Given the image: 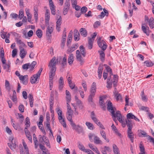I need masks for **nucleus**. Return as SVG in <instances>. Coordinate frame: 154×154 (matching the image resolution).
<instances>
[{
    "instance_id": "f704fd0d",
    "label": "nucleus",
    "mask_w": 154,
    "mask_h": 154,
    "mask_svg": "<svg viewBox=\"0 0 154 154\" xmlns=\"http://www.w3.org/2000/svg\"><path fill=\"white\" fill-rule=\"evenodd\" d=\"M57 112L58 114V116L59 120H60L63 119L62 116V111L59 108H57Z\"/></svg>"
},
{
    "instance_id": "4d7b16f0",
    "label": "nucleus",
    "mask_w": 154,
    "mask_h": 154,
    "mask_svg": "<svg viewBox=\"0 0 154 154\" xmlns=\"http://www.w3.org/2000/svg\"><path fill=\"white\" fill-rule=\"evenodd\" d=\"M24 106L23 104L20 105L19 106V109L20 111L21 112H24Z\"/></svg>"
},
{
    "instance_id": "0e129e2a",
    "label": "nucleus",
    "mask_w": 154,
    "mask_h": 154,
    "mask_svg": "<svg viewBox=\"0 0 154 154\" xmlns=\"http://www.w3.org/2000/svg\"><path fill=\"white\" fill-rule=\"evenodd\" d=\"M97 35V34L96 32H94L93 35H92V37L91 38H89L88 37L89 39L91 40L92 41H94V38Z\"/></svg>"
},
{
    "instance_id": "39448f33",
    "label": "nucleus",
    "mask_w": 154,
    "mask_h": 154,
    "mask_svg": "<svg viewBox=\"0 0 154 154\" xmlns=\"http://www.w3.org/2000/svg\"><path fill=\"white\" fill-rule=\"evenodd\" d=\"M47 26H48L46 30V35L50 38L51 37V34L53 32L54 28L53 26H51L49 24Z\"/></svg>"
},
{
    "instance_id": "6e6552de",
    "label": "nucleus",
    "mask_w": 154,
    "mask_h": 154,
    "mask_svg": "<svg viewBox=\"0 0 154 154\" xmlns=\"http://www.w3.org/2000/svg\"><path fill=\"white\" fill-rule=\"evenodd\" d=\"M19 79L22 81L23 84L25 85H26L28 83V77L27 75H25L24 76L21 75L19 77Z\"/></svg>"
},
{
    "instance_id": "9d476101",
    "label": "nucleus",
    "mask_w": 154,
    "mask_h": 154,
    "mask_svg": "<svg viewBox=\"0 0 154 154\" xmlns=\"http://www.w3.org/2000/svg\"><path fill=\"white\" fill-rule=\"evenodd\" d=\"M20 52V55L22 59L27 54V51L23 48L19 47Z\"/></svg>"
},
{
    "instance_id": "20e7f679",
    "label": "nucleus",
    "mask_w": 154,
    "mask_h": 154,
    "mask_svg": "<svg viewBox=\"0 0 154 154\" xmlns=\"http://www.w3.org/2000/svg\"><path fill=\"white\" fill-rule=\"evenodd\" d=\"M107 109L110 112L112 115L114 116L115 111L114 109H115V108H114L112 106V103L109 100H107Z\"/></svg>"
},
{
    "instance_id": "ddd939ff",
    "label": "nucleus",
    "mask_w": 154,
    "mask_h": 154,
    "mask_svg": "<svg viewBox=\"0 0 154 154\" xmlns=\"http://www.w3.org/2000/svg\"><path fill=\"white\" fill-rule=\"evenodd\" d=\"M61 16H60L56 22V28L58 32H59L60 31V26L61 24Z\"/></svg>"
},
{
    "instance_id": "6ab92c4d",
    "label": "nucleus",
    "mask_w": 154,
    "mask_h": 154,
    "mask_svg": "<svg viewBox=\"0 0 154 154\" xmlns=\"http://www.w3.org/2000/svg\"><path fill=\"white\" fill-rule=\"evenodd\" d=\"M91 118L95 123H96L99 121L96 118V116L93 111L91 112Z\"/></svg>"
},
{
    "instance_id": "774afa93",
    "label": "nucleus",
    "mask_w": 154,
    "mask_h": 154,
    "mask_svg": "<svg viewBox=\"0 0 154 154\" xmlns=\"http://www.w3.org/2000/svg\"><path fill=\"white\" fill-rule=\"evenodd\" d=\"M23 10H21L19 11V16L20 17V19H21L23 17Z\"/></svg>"
},
{
    "instance_id": "e433bc0d",
    "label": "nucleus",
    "mask_w": 154,
    "mask_h": 154,
    "mask_svg": "<svg viewBox=\"0 0 154 154\" xmlns=\"http://www.w3.org/2000/svg\"><path fill=\"white\" fill-rule=\"evenodd\" d=\"M36 64V62L35 61H33L31 64H30L29 63V70L30 71H32L33 69Z\"/></svg>"
},
{
    "instance_id": "bf43d9fd",
    "label": "nucleus",
    "mask_w": 154,
    "mask_h": 154,
    "mask_svg": "<svg viewBox=\"0 0 154 154\" xmlns=\"http://www.w3.org/2000/svg\"><path fill=\"white\" fill-rule=\"evenodd\" d=\"M98 126L100 128H101L102 129H105V128L103 125L101 124V123L99 121L98 122H97L96 123Z\"/></svg>"
},
{
    "instance_id": "cd10ccee",
    "label": "nucleus",
    "mask_w": 154,
    "mask_h": 154,
    "mask_svg": "<svg viewBox=\"0 0 154 154\" xmlns=\"http://www.w3.org/2000/svg\"><path fill=\"white\" fill-rule=\"evenodd\" d=\"M94 142L95 143L97 144H102V141L100 140L99 138L97 136H94Z\"/></svg>"
},
{
    "instance_id": "7ed1b4c3",
    "label": "nucleus",
    "mask_w": 154,
    "mask_h": 154,
    "mask_svg": "<svg viewBox=\"0 0 154 154\" xmlns=\"http://www.w3.org/2000/svg\"><path fill=\"white\" fill-rule=\"evenodd\" d=\"M71 126L72 127V129L75 130L79 134L82 133L83 131L82 127L79 125H76L74 123L71 125Z\"/></svg>"
},
{
    "instance_id": "5fc2aeb1",
    "label": "nucleus",
    "mask_w": 154,
    "mask_h": 154,
    "mask_svg": "<svg viewBox=\"0 0 154 154\" xmlns=\"http://www.w3.org/2000/svg\"><path fill=\"white\" fill-rule=\"evenodd\" d=\"M100 133L102 137L105 140H106V137L105 132L103 130H102L100 131Z\"/></svg>"
},
{
    "instance_id": "f8f14e48",
    "label": "nucleus",
    "mask_w": 154,
    "mask_h": 154,
    "mask_svg": "<svg viewBox=\"0 0 154 154\" xmlns=\"http://www.w3.org/2000/svg\"><path fill=\"white\" fill-rule=\"evenodd\" d=\"M62 77H60L59 80V89L60 91H61L63 87L64 81Z\"/></svg>"
},
{
    "instance_id": "c9c22d12",
    "label": "nucleus",
    "mask_w": 154,
    "mask_h": 154,
    "mask_svg": "<svg viewBox=\"0 0 154 154\" xmlns=\"http://www.w3.org/2000/svg\"><path fill=\"white\" fill-rule=\"evenodd\" d=\"M80 50L81 52L82 55L84 57L85 56L86 52L85 48L82 45H81L79 47Z\"/></svg>"
},
{
    "instance_id": "a211bd4d",
    "label": "nucleus",
    "mask_w": 154,
    "mask_h": 154,
    "mask_svg": "<svg viewBox=\"0 0 154 154\" xmlns=\"http://www.w3.org/2000/svg\"><path fill=\"white\" fill-rule=\"evenodd\" d=\"M103 70V66H101L100 65L98 67L97 71L98 77L99 79H100L101 78Z\"/></svg>"
},
{
    "instance_id": "de8ad7c7",
    "label": "nucleus",
    "mask_w": 154,
    "mask_h": 154,
    "mask_svg": "<svg viewBox=\"0 0 154 154\" xmlns=\"http://www.w3.org/2000/svg\"><path fill=\"white\" fill-rule=\"evenodd\" d=\"M140 109L142 110L145 111L147 112L149 111V107L144 106H141L140 108Z\"/></svg>"
},
{
    "instance_id": "b1692460",
    "label": "nucleus",
    "mask_w": 154,
    "mask_h": 154,
    "mask_svg": "<svg viewBox=\"0 0 154 154\" xmlns=\"http://www.w3.org/2000/svg\"><path fill=\"white\" fill-rule=\"evenodd\" d=\"M113 150L115 154H120L119 148L115 144L113 145Z\"/></svg>"
},
{
    "instance_id": "aec40b11",
    "label": "nucleus",
    "mask_w": 154,
    "mask_h": 154,
    "mask_svg": "<svg viewBox=\"0 0 154 154\" xmlns=\"http://www.w3.org/2000/svg\"><path fill=\"white\" fill-rule=\"evenodd\" d=\"M99 103L100 105L102 106V108L103 110H105L106 108V106H105V103H104L103 101V98L102 97H100Z\"/></svg>"
},
{
    "instance_id": "37998d69",
    "label": "nucleus",
    "mask_w": 154,
    "mask_h": 154,
    "mask_svg": "<svg viewBox=\"0 0 154 154\" xmlns=\"http://www.w3.org/2000/svg\"><path fill=\"white\" fill-rule=\"evenodd\" d=\"M67 58L66 56V54L64 55V56L62 62V66H64L66 65V64Z\"/></svg>"
},
{
    "instance_id": "09e8293b",
    "label": "nucleus",
    "mask_w": 154,
    "mask_h": 154,
    "mask_svg": "<svg viewBox=\"0 0 154 154\" xmlns=\"http://www.w3.org/2000/svg\"><path fill=\"white\" fill-rule=\"evenodd\" d=\"M128 136L129 138L130 139V140L131 141V142H134V137L133 136V133H129V134H128Z\"/></svg>"
},
{
    "instance_id": "72a5a7b5",
    "label": "nucleus",
    "mask_w": 154,
    "mask_h": 154,
    "mask_svg": "<svg viewBox=\"0 0 154 154\" xmlns=\"http://www.w3.org/2000/svg\"><path fill=\"white\" fill-rule=\"evenodd\" d=\"M66 98L67 102H69L71 100V95L69 91L68 90H66Z\"/></svg>"
},
{
    "instance_id": "79ce46f5",
    "label": "nucleus",
    "mask_w": 154,
    "mask_h": 154,
    "mask_svg": "<svg viewBox=\"0 0 154 154\" xmlns=\"http://www.w3.org/2000/svg\"><path fill=\"white\" fill-rule=\"evenodd\" d=\"M25 125L26 126L25 128H28L30 126L29 119L28 117H27L25 119Z\"/></svg>"
},
{
    "instance_id": "c756f323",
    "label": "nucleus",
    "mask_w": 154,
    "mask_h": 154,
    "mask_svg": "<svg viewBox=\"0 0 154 154\" xmlns=\"http://www.w3.org/2000/svg\"><path fill=\"white\" fill-rule=\"evenodd\" d=\"M33 137L35 145V148H37L38 146V142L37 138L35 134H33Z\"/></svg>"
},
{
    "instance_id": "0eeeda50",
    "label": "nucleus",
    "mask_w": 154,
    "mask_h": 154,
    "mask_svg": "<svg viewBox=\"0 0 154 154\" xmlns=\"http://www.w3.org/2000/svg\"><path fill=\"white\" fill-rule=\"evenodd\" d=\"M96 84L95 82H93L91 88L90 94V95L92 96L93 97H94L96 92Z\"/></svg>"
},
{
    "instance_id": "393cba45",
    "label": "nucleus",
    "mask_w": 154,
    "mask_h": 154,
    "mask_svg": "<svg viewBox=\"0 0 154 154\" xmlns=\"http://www.w3.org/2000/svg\"><path fill=\"white\" fill-rule=\"evenodd\" d=\"M78 146L79 148L83 152H85L87 151V149H85L84 146L80 142H79L78 143Z\"/></svg>"
},
{
    "instance_id": "8fccbe9b",
    "label": "nucleus",
    "mask_w": 154,
    "mask_h": 154,
    "mask_svg": "<svg viewBox=\"0 0 154 154\" xmlns=\"http://www.w3.org/2000/svg\"><path fill=\"white\" fill-rule=\"evenodd\" d=\"M126 123L128 127L132 126L131 121L129 119H127L126 120Z\"/></svg>"
},
{
    "instance_id": "473e14b6",
    "label": "nucleus",
    "mask_w": 154,
    "mask_h": 154,
    "mask_svg": "<svg viewBox=\"0 0 154 154\" xmlns=\"http://www.w3.org/2000/svg\"><path fill=\"white\" fill-rule=\"evenodd\" d=\"M139 147L140 152L139 154H145V148L143 145L141 143H140L139 145Z\"/></svg>"
},
{
    "instance_id": "412c9836",
    "label": "nucleus",
    "mask_w": 154,
    "mask_h": 154,
    "mask_svg": "<svg viewBox=\"0 0 154 154\" xmlns=\"http://www.w3.org/2000/svg\"><path fill=\"white\" fill-rule=\"evenodd\" d=\"M116 117H117L118 120L121 123L123 122V120H122L121 115L120 111H118L116 112Z\"/></svg>"
},
{
    "instance_id": "c03bdc74",
    "label": "nucleus",
    "mask_w": 154,
    "mask_h": 154,
    "mask_svg": "<svg viewBox=\"0 0 154 154\" xmlns=\"http://www.w3.org/2000/svg\"><path fill=\"white\" fill-rule=\"evenodd\" d=\"M93 41L88 39V48L89 49H91L92 48L93 44Z\"/></svg>"
},
{
    "instance_id": "4be33fe9",
    "label": "nucleus",
    "mask_w": 154,
    "mask_h": 154,
    "mask_svg": "<svg viewBox=\"0 0 154 154\" xmlns=\"http://www.w3.org/2000/svg\"><path fill=\"white\" fill-rule=\"evenodd\" d=\"M73 61V55L72 54H69L68 59V63L70 65L72 63Z\"/></svg>"
},
{
    "instance_id": "a19ab883",
    "label": "nucleus",
    "mask_w": 154,
    "mask_h": 154,
    "mask_svg": "<svg viewBox=\"0 0 154 154\" xmlns=\"http://www.w3.org/2000/svg\"><path fill=\"white\" fill-rule=\"evenodd\" d=\"M36 34L38 38H41L42 35V31L40 29H38L36 32Z\"/></svg>"
},
{
    "instance_id": "052dcab7",
    "label": "nucleus",
    "mask_w": 154,
    "mask_h": 154,
    "mask_svg": "<svg viewBox=\"0 0 154 154\" xmlns=\"http://www.w3.org/2000/svg\"><path fill=\"white\" fill-rule=\"evenodd\" d=\"M98 126L100 128H101L102 129H105V128L103 125L101 124V123L99 121L98 122H97L96 123Z\"/></svg>"
},
{
    "instance_id": "f3484780",
    "label": "nucleus",
    "mask_w": 154,
    "mask_h": 154,
    "mask_svg": "<svg viewBox=\"0 0 154 154\" xmlns=\"http://www.w3.org/2000/svg\"><path fill=\"white\" fill-rule=\"evenodd\" d=\"M79 32L82 36L84 37L87 36V32L85 28H81L79 30Z\"/></svg>"
},
{
    "instance_id": "69168bd1",
    "label": "nucleus",
    "mask_w": 154,
    "mask_h": 154,
    "mask_svg": "<svg viewBox=\"0 0 154 154\" xmlns=\"http://www.w3.org/2000/svg\"><path fill=\"white\" fill-rule=\"evenodd\" d=\"M140 133L141 135L143 136V137H148V135H147L146 133L143 131L140 130Z\"/></svg>"
},
{
    "instance_id": "2f4dec72",
    "label": "nucleus",
    "mask_w": 154,
    "mask_h": 154,
    "mask_svg": "<svg viewBox=\"0 0 154 154\" xmlns=\"http://www.w3.org/2000/svg\"><path fill=\"white\" fill-rule=\"evenodd\" d=\"M66 117L67 120L70 122V124L71 125L74 123L72 119V114H66Z\"/></svg>"
},
{
    "instance_id": "680f3d73",
    "label": "nucleus",
    "mask_w": 154,
    "mask_h": 154,
    "mask_svg": "<svg viewBox=\"0 0 154 154\" xmlns=\"http://www.w3.org/2000/svg\"><path fill=\"white\" fill-rule=\"evenodd\" d=\"M5 86L7 89L9 90L10 89L9 82L7 80H6L5 81Z\"/></svg>"
},
{
    "instance_id": "dca6fc26",
    "label": "nucleus",
    "mask_w": 154,
    "mask_h": 154,
    "mask_svg": "<svg viewBox=\"0 0 154 154\" xmlns=\"http://www.w3.org/2000/svg\"><path fill=\"white\" fill-rule=\"evenodd\" d=\"M72 37V31H71L69 34L67 38V45L69 46L71 44V40Z\"/></svg>"
},
{
    "instance_id": "2eb2a0df",
    "label": "nucleus",
    "mask_w": 154,
    "mask_h": 154,
    "mask_svg": "<svg viewBox=\"0 0 154 154\" xmlns=\"http://www.w3.org/2000/svg\"><path fill=\"white\" fill-rule=\"evenodd\" d=\"M126 117L127 119H134L136 121H137L138 122L140 121V120L134 115L132 113H128Z\"/></svg>"
},
{
    "instance_id": "4468645a",
    "label": "nucleus",
    "mask_w": 154,
    "mask_h": 154,
    "mask_svg": "<svg viewBox=\"0 0 154 154\" xmlns=\"http://www.w3.org/2000/svg\"><path fill=\"white\" fill-rule=\"evenodd\" d=\"M74 37L75 41H78L80 39V34L78 31L75 29L74 31Z\"/></svg>"
},
{
    "instance_id": "7c9ffc66",
    "label": "nucleus",
    "mask_w": 154,
    "mask_h": 154,
    "mask_svg": "<svg viewBox=\"0 0 154 154\" xmlns=\"http://www.w3.org/2000/svg\"><path fill=\"white\" fill-rule=\"evenodd\" d=\"M98 52L100 53V59L103 62L104 60L105 55L104 52L102 51H98Z\"/></svg>"
},
{
    "instance_id": "9b49d317",
    "label": "nucleus",
    "mask_w": 154,
    "mask_h": 154,
    "mask_svg": "<svg viewBox=\"0 0 154 154\" xmlns=\"http://www.w3.org/2000/svg\"><path fill=\"white\" fill-rule=\"evenodd\" d=\"M39 77L35 75V74L33 75L30 79V82L32 84H33L38 83L37 82L38 81Z\"/></svg>"
},
{
    "instance_id": "f257e3e1",
    "label": "nucleus",
    "mask_w": 154,
    "mask_h": 154,
    "mask_svg": "<svg viewBox=\"0 0 154 154\" xmlns=\"http://www.w3.org/2000/svg\"><path fill=\"white\" fill-rule=\"evenodd\" d=\"M55 57H53L51 60L48 65L50 72L49 74V85L51 88L52 87L53 83V78L55 75V72L56 70V62L55 61Z\"/></svg>"
},
{
    "instance_id": "338daca9",
    "label": "nucleus",
    "mask_w": 154,
    "mask_h": 154,
    "mask_svg": "<svg viewBox=\"0 0 154 154\" xmlns=\"http://www.w3.org/2000/svg\"><path fill=\"white\" fill-rule=\"evenodd\" d=\"M17 50L16 49H14L12 51V56L13 57H14L17 55Z\"/></svg>"
},
{
    "instance_id": "4c0bfd02",
    "label": "nucleus",
    "mask_w": 154,
    "mask_h": 154,
    "mask_svg": "<svg viewBox=\"0 0 154 154\" xmlns=\"http://www.w3.org/2000/svg\"><path fill=\"white\" fill-rule=\"evenodd\" d=\"M144 24L142 23V29L143 32L145 33L147 35L149 36V32L147 31L146 28L144 26Z\"/></svg>"
},
{
    "instance_id": "6e6d98bb",
    "label": "nucleus",
    "mask_w": 154,
    "mask_h": 154,
    "mask_svg": "<svg viewBox=\"0 0 154 154\" xmlns=\"http://www.w3.org/2000/svg\"><path fill=\"white\" fill-rule=\"evenodd\" d=\"M87 11V8L86 7H83L81 9V12L82 14L85 13Z\"/></svg>"
},
{
    "instance_id": "49530a36",
    "label": "nucleus",
    "mask_w": 154,
    "mask_h": 154,
    "mask_svg": "<svg viewBox=\"0 0 154 154\" xmlns=\"http://www.w3.org/2000/svg\"><path fill=\"white\" fill-rule=\"evenodd\" d=\"M60 122L61 125L63 126L64 128H66V124L64 119L63 118L60 120H59Z\"/></svg>"
},
{
    "instance_id": "5701e85b",
    "label": "nucleus",
    "mask_w": 154,
    "mask_h": 154,
    "mask_svg": "<svg viewBox=\"0 0 154 154\" xmlns=\"http://www.w3.org/2000/svg\"><path fill=\"white\" fill-rule=\"evenodd\" d=\"M77 45H72L71 47L69 48L67 51V53L69 54L74 51L76 48L75 46H77Z\"/></svg>"
},
{
    "instance_id": "a878e982",
    "label": "nucleus",
    "mask_w": 154,
    "mask_h": 154,
    "mask_svg": "<svg viewBox=\"0 0 154 154\" xmlns=\"http://www.w3.org/2000/svg\"><path fill=\"white\" fill-rule=\"evenodd\" d=\"M149 23V26L151 29L154 28V19L153 17L150 18V21L148 22Z\"/></svg>"
},
{
    "instance_id": "c85d7f7f",
    "label": "nucleus",
    "mask_w": 154,
    "mask_h": 154,
    "mask_svg": "<svg viewBox=\"0 0 154 154\" xmlns=\"http://www.w3.org/2000/svg\"><path fill=\"white\" fill-rule=\"evenodd\" d=\"M34 16L35 21L37 22L38 20V10L37 8H34Z\"/></svg>"
},
{
    "instance_id": "bb28decb",
    "label": "nucleus",
    "mask_w": 154,
    "mask_h": 154,
    "mask_svg": "<svg viewBox=\"0 0 154 154\" xmlns=\"http://www.w3.org/2000/svg\"><path fill=\"white\" fill-rule=\"evenodd\" d=\"M85 124L87 126L88 128L91 130H93L94 128V126L91 123L86 122L85 123Z\"/></svg>"
},
{
    "instance_id": "13d9d810",
    "label": "nucleus",
    "mask_w": 154,
    "mask_h": 154,
    "mask_svg": "<svg viewBox=\"0 0 154 154\" xmlns=\"http://www.w3.org/2000/svg\"><path fill=\"white\" fill-rule=\"evenodd\" d=\"M29 63L24 64L22 65V68L23 69L27 70L29 69Z\"/></svg>"
},
{
    "instance_id": "a18cd8bd",
    "label": "nucleus",
    "mask_w": 154,
    "mask_h": 154,
    "mask_svg": "<svg viewBox=\"0 0 154 154\" xmlns=\"http://www.w3.org/2000/svg\"><path fill=\"white\" fill-rule=\"evenodd\" d=\"M104 66H106V69L107 72H109L111 75H112V69H111L110 67L107 65L104 64Z\"/></svg>"
},
{
    "instance_id": "1a4fd4ad",
    "label": "nucleus",
    "mask_w": 154,
    "mask_h": 154,
    "mask_svg": "<svg viewBox=\"0 0 154 154\" xmlns=\"http://www.w3.org/2000/svg\"><path fill=\"white\" fill-rule=\"evenodd\" d=\"M76 56L77 60L82 64L83 62V59L81 56L80 51L77 50L76 51Z\"/></svg>"
},
{
    "instance_id": "ea45409f",
    "label": "nucleus",
    "mask_w": 154,
    "mask_h": 154,
    "mask_svg": "<svg viewBox=\"0 0 154 154\" xmlns=\"http://www.w3.org/2000/svg\"><path fill=\"white\" fill-rule=\"evenodd\" d=\"M111 127L112 130L115 131V133L119 136H120L121 135V134L118 132V129L116 128V127L113 124L111 126Z\"/></svg>"
},
{
    "instance_id": "3c124183",
    "label": "nucleus",
    "mask_w": 154,
    "mask_h": 154,
    "mask_svg": "<svg viewBox=\"0 0 154 154\" xmlns=\"http://www.w3.org/2000/svg\"><path fill=\"white\" fill-rule=\"evenodd\" d=\"M51 10V14L54 15H55L56 14V10L55 6L50 7Z\"/></svg>"
},
{
    "instance_id": "f03ea898",
    "label": "nucleus",
    "mask_w": 154,
    "mask_h": 154,
    "mask_svg": "<svg viewBox=\"0 0 154 154\" xmlns=\"http://www.w3.org/2000/svg\"><path fill=\"white\" fill-rule=\"evenodd\" d=\"M70 6V0H66L64 5L63 13L64 15H66L69 8Z\"/></svg>"
},
{
    "instance_id": "58836bf2",
    "label": "nucleus",
    "mask_w": 154,
    "mask_h": 154,
    "mask_svg": "<svg viewBox=\"0 0 154 154\" xmlns=\"http://www.w3.org/2000/svg\"><path fill=\"white\" fill-rule=\"evenodd\" d=\"M144 66H146L147 67L152 66L153 65V63L152 62L148 60L145 61L144 63Z\"/></svg>"
},
{
    "instance_id": "423d86ee",
    "label": "nucleus",
    "mask_w": 154,
    "mask_h": 154,
    "mask_svg": "<svg viewBox=\"0 0 154 154\" xmlns=\"http://www.w3.org/2000/svg\"><path fill=\"white\" fill-rule=\"evenodd\" d=\"M50 13L49 10L47 9L45 13V24L46 25L49 24V20L50 18Z\"/></svg>"
},
{
    "instance_id": "e2e57ef3",
    "label": "nucleus",
    "mask_w": 154,
    "mask_h": 154,
    "mask_svg": "<svg viewBox=\"0 0 154 154\" xmlns=\"http://www.w3.org/2000/svg\"><path fill=\"white\" fill-rule=\"evenodd\" d=\"M94 134L92 133H89L88 135L89 138L90 140V141L92 142V138H94V136H96Z\"/></svg>"
},
{
    "instance_id": "603ef678",
    "label": "nucleus",
    "mask_w": 154,
    "mask_h": 154,
    "mask_svg": "<svg viewBox=\"0 0 154 154\" xmlns=\"http://www.w3.org/2000/svg\"><path fill=\"white\" fill-rule=\"evenodd\" d=\"M116 99L117 100H120L122 99V97L120 94L117 92L115 94Z\"/></svg>"
},
{
    "instance_id": "864d4df0",
    "label": "nucleus",
    "mask_w": 154,
    "mask_h": 154,
    "mask_svg": "<svg viewBox=\"0 0 154 154\" xmlns=\"http://www.w3.org/2000/svg\"><path fill=\"white\" fill-rule=\"evenodd\" d=\"M102 41L103 45L102 46V47H101V48L103 51H104L106 49L107 47V45H106V42L103 41V40H102Z\"/></svg>"
}]
</instances>
